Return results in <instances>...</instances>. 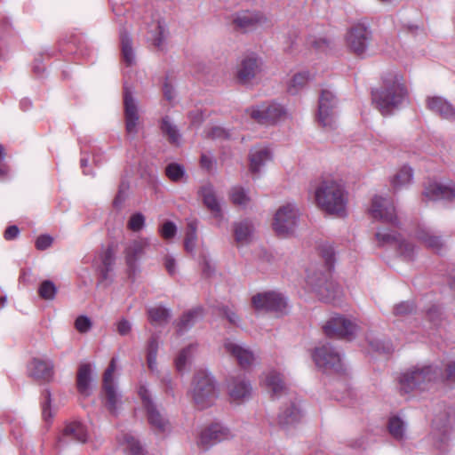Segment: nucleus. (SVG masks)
Returning <instances> with one entry per match:
<instances>
[{
	"label": "nucleus",
	"mask_w": 455,
	"mask_h": 455,
	"mask_svg": "<svg viewBox=\"0 0 455 455\" xmlns=\"http://www.w3.org/2000/svg\"><path fill=\"white\" fill-rule=\"evenodd\" d=\"M266 385L272 399L287 397L290 405L281 408L277 417V423L283 428L299 422L301 418L300 409L296 402V395L287 387L281 373L271 371L266 377Z\"/></svg>",
	"instance_id": "obj_1"
},
{
	"label": "nucleus",
	"mask_w": 455,
	"mask_h": 455,
	"mask_svg": "<svg viewBox=\"0 0 455 455\" xmlns=\"http://www.w3.org/2000/svg\"><path fill=\"white\" fill-rule=\"evenodd\" d=\"M406 88L403 77L398 73L387 72L382 78V85L372 90V102L382 115H388L396 108L404 99Z\"/></svg>",
	"instance_id": "obj_2"
},
{
	"label": "nucleus",
	"mask_w": 455,
	"mask_h": 455,
	"mask_svg": "<svg viewBox=\"0 0 455 455\" xmlns=\"http://www.w3.org/2000/svg\"><path fill=\"white\" fill-rule=\"evenodd\" d=\"M442 377L441 367L438 365H425L412 368L399 379L400 389L408 394L413 390H427L432 386L439 384Z\"/></svg>",
	"instance_id": "obj_3"
},
{
	"label": "nucleus",
	"mask_w": 455,
	"mask_h": 455,
	"mask_svg": "<svg viewBox=\"0 0 455 455\" xmlns=\"http://www.w3.org/2000/svg\"><path fill=\"white\" fill-rule=\"evenodd\" d=\"M315 201L326 212L341 216L347 203L344 187L333 180H323L315 190Z\"/></svg>",
	"instance_id": "obj_4"
},
{
	"label": "nucleus",
	"mask_w": 455,
	"mask_h": 455,
	"mask_svg": "<svg viewBox=\"0 0 455 455\" xmlns=\"http://www.w3.org/2000/svg\"><path fill=\"white\" fill-rule=\"evenodd\" d=\"M218 397L214 378L207 371H199L193 380L192 398L198 410L213 405Z\"/></svg>",
	"instance_id": "obj_5"
},
{
	"label": "nucleus",
	"mask_w": 455,
	"mask_h": 455,
	"mask_svg": "<svg viewBox=\"0 0 455 455\" xmlns=\"http://www.w3.org/2000/svg\"><path fill=\"white\" fill-rule=\"evenodd\" d=\"M307 283L312 287L319 299L325 303H336L343 295L341 287L325 275H307Z\"/></svg>",
	"instance_id": "obj_6"
},
{
	"label": "nucleus",
	"mask_w": 455,
	"mask_h": 455,
	"mask_svg": "<svg viewBox=\"0 0 455 455\" xmlns=\"http://www.w3.org/2000/svg\"><path fill=\"white\" fill-rule=\"evenodd\" d=\"M138 394L146 411L148 424L156 433H164L168 424V419L162 415L157 405L151 398L149 390L145 385H140Z\"/></svg>",
	"instance_id": "obj_7"
},
{
	"label": "nucleus",
	"mask_w": 455,
	"mask_h": 455,
	"mask_svg": "<svg viewBox=\"0 0 455 455\" xmlns=\"http://www.w3.org/2000/svg\"><path fill=\"white\" fill-rule=\"evenodd\" d=\"M312 357L316 366L324 371L339 372L343 370L340 354L330 343L316 347Z\"/></svg>",
	"instance_id": "obj_8"
},
{
	"label": "nucleus",
	"mask_w": 455,
	"mask_h": 455,
	"mask_svg": "<svg viewBox=\"0 0 455 455\" xmlns=\"http://www.w3.org/2000/svg\"><path fill=\"white\" fill-rule=\"evenodd\" d=\"M233 436L230 429L224 425L212 423L200 432L197 439V446L203 451H208L213 445L229 440Z\"/></svg>",
	"instance_id": "obj_9"
},
{
	"label": "nucleus",
	"mask_w": 455,
	"mask_h": 455,
	"mask_svg": "<svg viewBox=\"0 0 455 455\" xmlns=\"http://www.w3.org/2000/svg\"><path fill=\"white\" fill-rule=\"evenodd\" d=\"M371 40V30L362 23L353 25L346 36L348 49L357 56H363L365 53Z\"/></svg>",
	"instance_id": "obj_10"
},
{
	"label": "nucleus",
	"mask_w": 455,
	"mask_h": 455,
	"mask_svg": "<svg viewBox=\"0 0 455 455\" xmlns=\"http://www.w3.org/2000/svg\"><path fill=\"white\" fill-rule=\"evenodd\" d=\"M337 99L332 92L323 89L318 100L317 122L325 129L335 128L334 108L337 107Z\"/></svg>",
	"instance_id": "obj_11"
},
{
	"label": "nucleus",
	"mask_w": 455,
	"mask_h": 455,
	"mask_svg": "<svg viewBox=\"0 0 455 455\" xmlns=\"http://www.w3.org/2000/svg\"><path fill=\"white\" fill-rule=\"evenodd\" d=\"M375 237L378 241V246L395 245L397 251L405 259H411L413 258L414 245L403 239L398 232L382 229L376 232Z\"/></svg>",
	"instance_id": "obj_12"
},
{
	"label": "nucleus",
	"mask_w": 455,
	"mask_h": 455,
	"mask_svg": "<svg viewBox=\"0 0 455 455\" xmlns=\"http://www.w3.org/2000/svg\"><path fill=\"white\" fill-rule=\"evenodd\" d=\"M298 211L291 204L281 206L275 212L273 228L278 235H286L293 232L297 225Z\"/></svg>",
	"instance_id": "obj_13"
},
{
	"label": "nucleus",
	"mask_w": 455,
	"mask_h": 455,
	"mask_svg": "<svg viewBox=\"0 0 455 455\" xmlns=\"http://www.w3.org/2000/svg\"><path fill=\"white\" fill-rule=\"evenodd\" d=\"M356 325L349 319L335 315L323 326V333L329 338H342L351 339L354 338Z\"/></svg>",
	"instance_id": "obj_14"
},
{
	"label": "nucleus",
	"mask_w": 455,
	"mask_h": 455,
	"mask_svg": "<svg viewBox=\"0 0 455 455\" xmlns=\"http://www.w3.org/2000/svg\"><path fill=\"white\" fill-rule=\"evenodd\" d=\"M251 304L259 311L282 313L286 308L287 301L281 293L266 291L255 294L251 298Z\"/></svg>",
	"instance_id": "obj_15"
},
{
	"label": "nucleus",
	"mask_w": 455,
	"mask_h": 455,
	"mask_svg": "<svg viewBox=\"0 0 455 455\" xmlns=\"http://www.w3.org/2000/svg\"><path fill=\"white\" fill-rule=\"evenodd\" d=\"M251 119L259 124H273L277 122L284 114L283 106L277 103L263 104L247 109Z\"/></svg>",
	"instance_id": "obj_16"
},
{
	"label": "nucleus",
	"mask_w": 455,
	"mask_h": 455,
	"mask_svg": "<svg viewBox=\"0 0 455 455\" xmlns=\"http://www.w3.org/2000/svg\"><path fill=\"white\" fill-rule=\"evenodd\" d=\"M261 60L254 53L244 56L237 66L236 78L239 83H251L261 71Z\"/></svg>",
	"instance_id": "obj_17"
},
{
	"label": "nucleus",
	"mask_w": 455,
	"mask_h": 455,
	"mask_svg": "<svg viewBox=\"0 0 455 455\" xmlns=\"http://www.w3.org/2000/svg\"><path fill=\"white\" fill-rule=\"evenodd\" d=\"M370 212L374 219L398 226L395 209L389 199L378 196H374Z\"/></svg>",
	"instance_id": "obj_18"
},
{
	"label": "nucleus",
	"mask_w": 455,
	"mask_h": 455,
	"mask_svg": "<svg viewBox=\"0 0 455 455\" xmlns=\"http://www.w3.org/2000/svg\"><path fill=\"white\" fill-rule=\"evenodd\" d=\"M124 105L126 132L129 134L136 135L138 133L137 125L139 123L140 116L136 101L132 97V92L126 85L124 86Z\"/></svg>",
	"instance_id": "obj_19"
},
{
	"label": "nucleus",
	"mask_w": 455,
	"mask_h": 455,
	"mask_svg": "<svg viewBox=\"0 0 455 455\" xmlns=\"http://www.w3.org/2000/svg\"><path fill=\"white\" fill-rule=\"evenodd\" d=\"M205 316V309L202 306H196L182 313L176 322V333L181 336L192 329Z\"/></svg>",
	"instance_id": "obj_20"
},
{
	"label": "nucleus",
	"mask_w": 455,
	"mask_h": 455,
	"mask_svg": "<svg viewBox=\"0 0 455 455\" xmlns=\"http://www.w3.org/2000/svg\"><path fill=\"white\" fill-rule=\"evenodd\" d=\"M223 347L226 353L235 358L242 368L245 369L253 363L255 359L253 353L233 339H225Z\"/></svg>",
	"instance_id": "obj_21"
},
{
	"label": "nucleus",
	"mask_w": 455,
	"mask_h": 455,
	"mask_svg": "<svg viewBox=\"0 0 455 455\" xmlns=\"http://www.w3.org/2000/svg\"><path fill=\"white\" fill-rule=\"evenodd\" d=\"M148 242L146 240H134L125 249V260L129 278L134 279L138 271L137 261L143 256L145 247Z\"/></svg>",
	"instance_id": "obj_22"
},
{
	"label": "nucleus",
	"mask_w": 455,
	"mask_h": 455,
	"mask_svg": "<svg viewBox=\"0 0 455 455\" xmlns=\"http://www.w3.org/2000/svg\"><path fill=\"white\" fill-rule=\"evenodd\" d=\"M53 363L51 360L33 358L28 366V376L44 382H50L53 379Z\"/></svg>",
	"instance_id": "obj_23"
},
{
	"label": "nucleus",
	"mask_w": 455,
	"mask_h": 455,
	"mask_svg": "<svg viewBox=\"0 0 455 455\" xmlns=\"http://www.w3.org/2000/svg\"><path fill=\"white\" fill-rule=\"evenodd\" d=\"M115 253L111 247H108L100 255V264L97 270L99 274V283L108 286L112 283V275L115 265Z\"/></svg>",
	"instance_id": "obj_24"
},
{
	"label": "nucleus",
	"mask_w": 455,
	"mask_h": 455,
	"mask_svg": "<svg viewBox=\"0 0 455 455\" xmlns=\"http://www.w3.org/2000/svg\"><path fill=\"white\" fill-rule=\"evenodd\" d=\"M426 104L428 110L443 119L452 120L455 118V108L443 97H427Z\"/></svg>",
	"instance_id": "obj_25"
},
{
	"label": "nucleus",
	"mask_w": 455,
	"mask_h": 455,
	"mask_svg": "<svg viewBox=\"0 0 455 455\" xmlns=\"http://www.w3.org/2000/svg\"><path fill=\"white\" fill-rule=\"evenodd\" d=\"M251 393L250 381L243 375L231 377L228 384V394L235 401L248 398Z\"/></svg>",
	"instance_id": "obj_26"
},
{
	"label": "nucleus",
	"mask_w": 455,
	"mask_h": 455,
	"mask_svg": "<svg viewBox=\"0 0 455 455\" xmlns=\"http://www.w3.org/2000/svg\"><path fill=\"white\" fill-rule=\"evenodd\" d=\"M88 435L85 427L80 422H71L64 427L61 436L59 438L60 444H66L68 441L85 443Z\"/></svg>",
	"instance_id": "obj_27"
},
{
	"label": "nucleus",
	"mask_w": 455,
	"mask_h": 455,
	"mask_svg": "<svg viewBox=\"0 0 455 455\" xmlns=\"http://www.w3.org/2000/svg\"><path fill=\"white\" fill-rule=\"evenodd\" d=\"M416 236L425 246L435 252H441L445 247V242L443 236L435 235L432 231L425 228H419Z\"/></svg>",
	"instance_id": "obj_28"
},
{
	"label": "nucleus",
	"mask_w": 455,
	"mask_h": 455,
	"mask_svg": "<svg viewBox=\"0 0 455 455\" xmlns=\"http://www.w3.org/2000/svg\"><path fill=\"white\" fill-rule=\"evenodd\" d=\"M201 196L204 205L211 211L214 218L221 219L222 212L213 188L211 186H204L201 189Z\"/></svg>",
	"instance_id": "obj_29"
},
{
	"label": "nucleus",
	"mask_w": 455,
	"mask_h": 455,
	"mask_svg": "<svg viewBox=\"0 0 455 455\" xmlns=\"http://www.w3.org/2000/svg\"><path fill=\"white\" fill-rule=\"evenodd\" d=\"M92 380V367L90 363L79 365L76 376V387L80 394L88 395Z\"/></svg>",
	"instance_id": "obj_30"
},
{
	"label": "nucleus",
	"mask_w": 455,
	"mask_h": 455,
	"mask_svg": "<svg viewBox=\"0 0 455 455\" xmlns=\"http://www.w3.org/2000/svg\"><path fill=\"white\" fill-rule=\"evenodd\" d=\"M262 17L257 13H251L248 11L238 12L233 19V24L236 28L247 29L253 25L259 23Z\"/></svg>",
	"instance_id": "obj_31"
},
{
	"label": "nucleus",
	"mask_w": 455,
	"mask_h": 455,
	"mask_svg": "<svg viewBox=\"0 0 455 455\" xmlns=\"http://www.w3.org/2000/svg\"><path fill=\"white\" fill-rule=\"evenodd\" d=\"M271 159V154L267 148L251 150L250 154V170L252 173H258L262 165Z\"/></svg>",
	"instance_id": "obj_32"
},
{
	"label": "nucleus",
	"mask_w": 455,
	"mask_h": 455,
	"mask_svg": "<svg viewBox=\"0 0 455 455\" xmlns=\"http://www.w3.org/2000/svg\"><path fill=\"white\" fill-rule=\"evenodd\" d=\"M102 389L105 395V405L107 409L111 414L116 415L120 395L116 391L115 384L102 385Z\"/></svg>",
	"instance_id": "obj_33"
},
{
	"label": "nucleus",
	"mask_w": 455,
	"mask_h": 455,
	"mask_svg": "<svg viewBox=\"0 0 455 455\" xmlns=\"http://www.w3.org/2000/svg\"><path fill=\"white\" fill-rule=\"evenodd\" d=\"M253 232V226L248 220L234 225V235L237 243H247Z\"/></svg>",
	"instance_id": "obj_34"
},
{
	"label": "nucleus",
	"mask_w": 455,
	"mask_h": 455,
	"mask_svg": "<svg viewBox=\"0 0 455 455\" xmlns=\"http://www.w3.org/2000/svg\"><path fill=\"white\" fill-rule=\"evenodd\" d=\"M120 39L123 60L127 66H132L135 63V53L132 45V38L124 32L121 34Z\"/></svg>",
	"instance_id": "obj_35"
},
{
	"label": "nucleus",
	"mask_w": 455,
	"mask_h": 455,
	"mask_svg": "<svg viewBox=\"0 0 455 455\" xmlns=\"http://www.w3.org/2000/svg\"><path fill=\"white\" fill-rule=\"evenodd\" d=\"M412 180V169L409 166H403L391 180L394 190H398L409 184Z\"/></svg>",
	"instance_id": "obj_36"
},
{
	"label": "nucleus",
	"mask_w": 455,
	"mask_h": 455,
	"mask_svg": "<svg viewBox=\"0 0 455 455\" xmlns=\"http://www.w3.org/2000/svg\"><path fill=\"white\" fill-rule=\"evenodd\" d=\"M167 31V24L164 20H158L156 24V28L150 31L152 44L157 51H164L163 41L164 35Z\"/></svg>",
	"instance_id": "obj_37"
},
{
	"label": "nucleus",
	"mask_w": 455,
	"mask_h": 455,
	"mask_svg": "<svg viewBox=\"0 0 455 455\" xmlns=\"http://www.w3.org/2000/svg\"><path fill=\"white\" fill-rule=\"evenodd\" d=\"M158 351V336L153 334L147 347V363L150 371H154L156 369V356Z\"/></svg>",
	"instance_id": "obj_38"
},
{
	"label": "nucleus",
	"mask_w": 455,
	"mask_h": 455,
	"mask_svg": "<svg viewBox=\"0 0 455 455\" xmlns=\"http://www.w3.org/2000/svg\"><path fill=\"white\" fill-rule=\"evenodd\" d=\"M148 319L152 324L162 325L167 323L168 310L163 307H151L148 310Z\"/></svg>",
	"instance_id": "obj_39"
},
{
	"label": "nucleus",
	"mask_w": 455,
	"mask_h": 455,
	"mask_svg": "<svg viewBox=\"0 0 455 455\" xmlns=\"http://www.w3.org/2000/svg\"><path fill=\"white\" fill-rule=\"evenodd\" d=\"M388 431L390 435L396 440H402L405 433V424L397 416H394L388 420Z\"/></svg>",
	"instance_id": "obj_40"
},
{
	"label": "nucleus",
	"mask_w": 455,
	"mask_h": 455,
	"mask_svg": "<svg viewBox=\"0 0 455 455\" xmlns=\"http://www.w3.org/2000/svg\"><path fill=\"white\" fill-rule=\"evenodd\" d=\"M193 348L194 347L189 345L179 353L175 361L176 370L179 373L182 374L185 371L186 366L192 357Z\"/></svg>",
	"instance_id": "obj_41"
},
{
	"label": "nucleus",
	"mask_w": 455,
	"mask_h": 455,
	"mask_svg": "<svg viewBox=\"0 0 455 455\" xmlns=\"http://www.w3.org/2000/svg\"><path fill=\"white\" fill-rule=\"evenodd\" d=\"M58 289L54 283L51 280L43 281L38 287V295L44 300L54 299Z\"/></svg>",
	"instance_id": "obj_42"
},
{
	"label": "nucleus",
	"mask_w": 455,
	"mask_h": 455,
	"mask_svg": "<svg viewBox=\"0 0 455 455\" xmlns=\"http://www.w3.org/2000/svg\"><path fill=\"white\" fill-rule=\"evenodd\" d=\"M309 79L308 72H302L296 74L288 86V92L290 94L295 95L298 92L303 88Z\"/></svg>",
	"instance_id": "obj_43"
},
{
	"label": "nucleus",
	"mask_w": 455,
	"mask_h": 455,
	"mask_svg": "<svg viewBox=\"0 0 455 455\" xmlns=\"http://www.w3.org/2000/svg\"><path fill=\"white\" fill-rule=\"evenodd\" d=\"M442 188L444 189V183L437 181L429 182L425 187L422 196L431 201H439Z\"/></svg>",
	"instance_id": "obj_44"
},
{
	"label": "nucleus",
	"mask_w": 455,
	"mask_h": 455,
	"mask_svg": "<svg viewBox=\"0 0 455 455\" xmlns=\"http://www.w3.org/2000/svg\"><path fill=\"white\" fill-rule=\"evenodd\" d=\"M196 228L197 222L196 220H191L188 223L185 237V248L188 251H192L195 247L196 241Z\"/></svg>",
	"instance_id": "obj_45"
},
{
	"label": "nucleus",
	"mask_w": 455,
	"mask_h": 455,
	"mask_svg": "<svg viewBox=\"0 0 455 455\" xmlns=\"http://www.w3.org/2000/svg\"><path fill=\"white\" fill-rule=\"evenodd\" d=\"M230 198L234 204L246 206L250 201L246 192L242 188H234L230 192Z\"/></svg>",
	"instance_id": "obj_46"
},
{
	"label": "nucleus",
	"mask_w": 455,
	"mask_h": 455,
	"mask_svg": "<svg viewBox=\"0 0 455 455\" xmlns=\"http://www.w3.org/2000/svg\"><path fill=\"white\" fill-rule=\"evenodd\" d=\"M441 373L442 377L439 384L450 385L455 383V362L447 363L444 369L441 368Z\"/></svg>",
	"instance_id": "obj_47"
},
{
	"label": "nucleus",
	"mask_w": 455,
	"mask_h": 455,
	"mask_svg": "<svg viewBox=\"0 0 455 455\" xmlns=\"http://www.w3.org/2000/svg\"><path fill=\"white\" fill-rule=\"evenodd\" d=\"M125 443L131 455H145L144 449L140 443L132 435H125Z\"/></svg>",
	"instance_id": "obj_48"
},
{
	"label": "nucleus",
	"mask_w": 455,
	"mask_h": 455,
	"mask_svg": "<svg viewBox=\"0 0 455 455\" xmlns=\"http://www.w3.org/2000/svg\"><path fill=\"white\" fill-rule=\"evenodd\" d=\"M320 254L325 262V267L328 271L333 267L334 262V250L331 245H322L320 247Z\"/></svg>",
	"instance_id": "obj_49"
},
{
	"label": "nucleus",
	"mask_w": 455,
	"mask_h": 455,
	"mask_svg": "<svg viewBox=\"0 0 455 455\" xmlns=\"http://www.w3.org/2000/svg\"><path fill=\"white\" fill-rule=\"evenodd\" d=\"M446 201L449 203L455 202V183L450 181L444 184V189L442 188L439 196V201Z\"/></svg>",
	"instance_id": "obj_50"
},
{
	"label": "nucleus",
	"mask_w": 455,
	"mask_h": 455,
	"mask_svg": "<svg viewBox=\"0 0 455 455\" xmlns=\"http://www.w3.org/2000/svg\"><path fill=\"white\" fill-rule=\"evenodd\" d=\"M144 225H145V217L143 216L142 213L136 212L130 217L127 226H128V228L132 230L133 232H138L140 229H142Z\"/></svg>",
	"instance_id": "obj_51"
},
{
	"label": "nucleus",
	"mask_w": 455,
	"mask_h": 455,
	"mask_svg": "<svg viewBox=\"0 0 455 455\" xmlns=\"http://www.w3.org/2000/svg\"><path fill=\"white\" fill-rule=\"evenodd\" d=\"M206 136L212 140H228L231 137L229 132L220 126L212 127L207 132Z\"/></svg>",
	"instance_id": "obj_52"
},
{
	"label": "nucleus",
	"mask_w": 455,
	"mask_h": 455,
	"mask_svg": "<svg viewBox=\"0 0 455 455\" xmlns=\"http://www.w3.org/2000/svg\"><path fill=\"white\" fill-rule=\"evenodd\" d=\"M413 311V304L408 301L401 302L394 307V315L397 316H405L411 314Z\"/></svg>",
	"instance_id": "obj_53"
},
{
	"label": "nucleus",
	"mask_w": 455,
	"mask_h": 455,
	"mask_svg": "<svg viewBox=\"0 0 455 455\" xmlns=\"http://www.w3.org/2000/svg\"><path fill=\"white\" fill-rule=\"evenodd\" d=\"M75 327L79 332L85 333L92 328V321L86 315H80L75 321Z\"/></svg>",
	"instance_id": "obj_54"
},
{
	"label": "nucleus",
	"mask_w": 455,
	"mask_h": 455,
	"mask_svg": "<svg viewBox=\"0 0 455 455\" xmlns=\"http://www.w3.org/2000/svg\"><path fill=\"white\" fill-rule=\"evenodd\" d=\"M188 176L184 167L176 163H172V182H186Z\"/></svg>",
	"instance_id": "obj_55"
},
{
	"label": "nucleus",
	"mask_w": 455,
	"mask_h": 455,
	"mask_svg": "<svg viewBox=\"0 0 455 455\" xmlns=\"http://www.w3.org/2000/svg\"><path fill=\"white\" fill-rule=\"evenodd\" d=\"M43 395L44 397V401L42 404V414L44 420H48L52 418V413L50 410L51 406V392L49 389H44L43 392Z\"/></svg>",
	"instance_id": "obj_56"
},
{
	"label": "nucleus",
	"mask_w": 455,
	"mask_h": 455,
	"mask_svg": "<svg viewBox=\"0 0 455 455\" xmlns=\"http://www.w3.org/2000/svg\"><path fill=\"white\" fill-rule=\"evenodd\" d=\"M115 371H116V359L112 358L108 368L104 371L102 385L114 384L113 374L115 372Z\"/></svg>",
	"instance_id": "obj_57"
},
{
	"label": "nucleus",
	"mask_w": 455,
	"mask_h": 455,
	"mask_svg": "<svg viewBox=\"0 0 455 455\" xmlns=\"http://www.w3.org/2000/svg\"><path fill=\"white\" fill-rule=\"evenodd\" d=\"M53 242V238L49 235H41L36 240V248L44 251L49 248Z\"/></svg>",
	"instance_id": "obj_58"
},
{
	"label": "nucleus",
	"mask_w": 455,
	"mask_h": 455,
	"mask_svg": "<svg viewBox=\"0 0 455 455\" xmlns=\"http://www.w3.org/2000/svg\"><path fill=\"white\" fill-rule=\"evenodd\" d=\"M221 315L224 316L231 324L237 325L240 318L235 312L228 308V307H222L220 308Z\"/></svg>",
	"instance_id": "obj_59"
},
{
	"label": "nucleus",
	"mask_w": 455,
	"mask_h": 455,
	"mask_svg": "<svg viewBox=\"0 0 455 455\" xmlns=\"http://www.w3.org/2000/svg\"><path fill=\"white\" fill-rule=\"evenodd\" d=\"M160 130L166 136L167 140L171 142V119L168 116L162 118L160 123Z\"/></svg>",
	"instance_id": "obj_60"
},
{
	"label": "nucleus",
	"mask_w": 455,
	"mask_h": 455,
	"mask_svg": "<svg viewBox=\"0 0 455 455\" xmlns=\"http://www.w3.org/2000/svg\"><path fill=\"white\" fill-rule=\"evenodd\" d=\"M131 330L132 324L128 320L123 318L117 323V332L121 336H126L130 333Z\"/></svg>",
	"instance_id": "obj_61"
},
{
	"label": "nucleus",
	"mask_w": 455,
	"mask_h": 455,
	"mask_svg": "<svg viewBox=\"0 0 455 455\" xmlns=\"http://www.w3.org/2000/svg\"><path fill=\"white\" fill-rule=\"evenodd\" d=\"M20 234V229L19 228L16 226V225H12V226H9L4 233V237L5 240H13L15 238L18 237Z\"/></svg>",
	"instance_id": "obj_62"
},
{
	"label": "nucleus",
	"mask_w": 455,
	"mask_h": 455,
	"mask_svg": "<svg viewBox=\"0 0 455 455\" xmlns=\"http://www.w3.org/2000/svg\"><path fill=\"white\" fill-rule=\"evenodd\" d=\"M159 231L163 238L166 240L171 239V220H165Z\"/></svg>",
	"instance_id": "obj_63"
},
{
	"label": "nucleus",
	"mask_w": 455,
	"mask_h": 455,
	"mask_svg": "<svg viewBox=\"0 0 455 455\" xmlns=\"http://www.w3.org/2000/svg\"><path fill=\"white\" fill-rule=\"evenodd\" d=\"M127 193L128 192H124V191L118 189L117 194L113 201V204L116 208L121 207V205L123 204V203L124 202V200L127 197Z\"/></svg>",
	"instance_id": "obj_64"
}]
</instances>
